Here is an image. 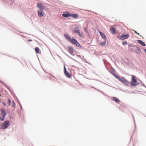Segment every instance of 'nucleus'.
<instances>
[{"instance_id":"1","label":"nucleus","mask_w":146,"mask_h":146,"mask_svg":"<svg viewBox=\"0 0 146 146\" xmlns=\"http://www.w3.org/2000/svg\"><path fill=\"white\" fill-rule=\"evenodd\" d=\"M115 77L117 79H118L121 82L124 84L128 86L129 84V82H128L124 77H122V78H120L119 76L115 74Z\"/></svg>"},{"instance_id":"2","label":"nucleus","mask_w":146,"mask_h":146,"mask_svg":"<svg viewBox=\"0 0 146 146\" xmlns=\"http://www.w3.org/2000/svg\"><path fill=\"white\" fill-rule=\"evenodd\" d=\"M9 121H6L1 124V128L3 129H6L9 126Z\"/></svg>"},{"instance_id":"3","label":"nucleus","mask_w":146,"mask_h":146,"mask_svg":"<svg viewBox=\"0 0 146 146\" xmlns=\"http://www.w3.org/2000/svg\"><path fill=\"white\" fill-rule=\"evenodd\" d=\"M129 34L125 35L124 33H123L121 36H118L117 38L119 40H123L128 38L129 36Z\"/></svg>"},{"instance_id":"4","label":"nucleus","mask_w":146,"mask_h":146,"mask_svg":"<svg viewBox=\"0 0 146 146\" xmlns=\"http://www.w3.org/2000/svg\"><path fill=\"white\" fill-rule=\"evenodd\" d=\"M135 77V76H133L131 78L132 81L131 82V84L132 86H136L137 84V82Z\"/></svg>"},{"instance_id":"5","label":"nucleus","mask_w":146,"mask_h":146,"mask_svg":"<svg viewBox=\"0 0 146 146\" xmlns=\"http://www.w3.org/2000/svg\"><path fill=\"white\" fill-rule=\"evenodd\" d=\"M70 42H71L72 44H75L76 46L79 47L80 46V44L77 42V40L74 38H72L71 39Z\"/></svg>"},{"instance_id":"6","label":"nucleus","mask_w":146,"mask_h":146,"mask_svg":"<svg viewBox=\"0 0 146 146\" xmlns=\"http://www.w3.org/2000/svg\"><path fill=\"white\" fill-rule=\"evenodd\" d=\"M64 72L66 76L68 78H70L71 77V75L66 71V70L65 67L64 68Z\"/></svg>"},{"instance_id":"7","label":"nucleus","mask_w":146,"mask_h":146,"mask_svg":"<svg viewBox=\"0 0 146 146\" xmlns=\"http://www.w3.org/2000/svg\"><path fill=\"white\" fill-rule=\"evenodd\" d=\"M74 32L75 33H78L80 36H82V35L80 33L79 28L78 27H76L74 28Z\"/></svg>"},{"instance_id":"8","label":"nucleus","mask_w":146,"mask_h":146,"mask_svg":"<svg viewBox=\"0 0 146 146\" xmlns=\"http://www.w3.org/2000/svg\"><path fill=\"white\" fill-rule=\"evenodd\" d=\"M71 13H70L68 12L67 11L64 12L62 14V16L65 17H68L70 16Z\"/></svg>"},{"instance_id":"9","label":"nucleus","mask_w":146,"mask_h":146,"mask_svg":"<svg viewBox=\"0 0 146 146\" xmlns=\"http://www.w3.org/2000/svg\"><path fill=\"white\" fill-rule=\"evenodd\" d=\"M37 6L41 10H42L44 9V6L41 3H37Z\"/></svg>"},{"instance_id":"10","label":"nucleus","mask_w":146,"mask_h":146,"mask_svg":"<svg viewBox=\"0 0 146 146\" xmlns=\"http://www.w3.org/2000/svg\"><path fill=\"white\" fill-rule=\"evenodd\" d=\"M1 111L2 117H5L6 115V113L3 109L2 108L1 109Z\"/></svg>"},{"instance_id":"11","label":"nucleus","mask_w":146,"mask_h":146,"mask_svg":"<svg viewBox=\"0 0 146 146\" xmlns=\"http://www.w3.org/2000/svg\"><path fill=\"white\" fill-rule=\"evenodd\" d=\"M64 36L68 40L70 41L71 38H70V36L69 35L67 34H64Z\"/></svg>"},{"instance_id":"12","label":"nucleus","mask_w":146,"mask_h":146,"mask_svg":"<svg viewBox=\"0 0 146 146\" xmlns=\"http://www.w3.org/2000/svg\"><path fill=\"white\" fill-rule=\"evenodd\" d=\"M38 15L40 17H41L43 16L44 14L41 11H38Z\"/></svg>"},{"instance_id":"13","label":"nucleus","mask_w":146,"mask_h":146,"mask_svg":"<svg viewBox=\"0 0 146 146\" xmlns=\"http://www.w3.org/2000/svg\"><path fill=\"white\" fill-rule=\"evenodd\" d=\"M70 16L74 18H77L78 17V14L71 13Z\"/></svg>"},{"instance_id":"14","label":"nucleus","mask_w":146,"mask_h":146,"mask_svg":"<svg viewBox=\"0 0 146 146\" xmlns=\"http://www.w3.org/2000/svg\"><path fill=\"white\" fill-rule=\"evenodd\" d=\"M110 30L113 34H116L115 30L114 28L111 27L110 28Z\"/></svg>"},{"instance_id":"15","label":"nucleus","mask_w":146,"mask_h":146,"mask_svg":"<svg viewBox=\"0 0 146 146\" xmlns=\"http://www.w3.org/2000/svg\"><path fill=\"white\" fill-rule=\"evenodd\" d=\"M69 52L71 53H72L73 52V48L72 47H69L68 48Z\"/></svg>"},{"instance_id":"16","label":"nucleus","mask_w":146,"mask_h":146,"mask_svg":"<svg viewBox=\"0 0 146 146\" xmlns=\"http://www.w3.org/2000/svg\"><path fill=\"white\" fill-rule=\"evenodd\" d=\"M138 42L142 46H145V43L141 40H138Z\"/></svg>"},{"instance_id":"17","label":"nucleus","mask_w":146,"mask_h":146,"mask_svg":"<svg viewBox=\"0 0 146 146\" xmlns=\"http://www.w3.org/2000/svg\"><path fill=\"white\" fill-rule=\"evenodd\" d=\"M113 100L115 101L117 103H119V100L117 98L115 97H113Z\"/></svg>"},{"instance_id":"18","label":"nucleus","mask_w":146,"mask_h":146,"mask_svg":"<svg viewBox=\"0 0 146 146\" xmlns=\"http://www.w3.org/2000/svg\"><path fill=\"white\" fill-rule=\"evenodd\" d=\"M35 50L36 52V53H39L40 50L39 48L38 47H36L35 48Z\"/></svg>"},{"instance_id":"19","label":"nucleus","mask_w":146,"mask_h":146,"mask_svg":"<svg viewBox=\"0 0 146 146\" xmlns=\"http://www.w3.org/2000/svg\"><path fill=\"white\" fill-rule=\"evenodd\" d=\"M100 35H101L102 37L103 38H106L105 35L102 33L101 32H100Z\"/></svg>"},{"instance_id":"20","label":"nucleus","mask_w":146,"mask_h":146,"mask_svg":"<svg viewBox=\"0 0 146 146\" xmlns=\"http://www.w3.org/2000/svg\"><path fill=\"white\" fill-rule=\"evenodd\" d=\"M106 41H104V42H100V44L101 46H103L105 45L106 44Z\"/></svg>"},{"instance_id":"21","label":"nucleus","mask_w":146,"mask_h":146,"mask_svg":"<svg viewBox=\"0 0 146 146\" xmlns=\"http://www.w3.org/2000/svg\"><path fill=\"white\" fill-rule=\"evenodd\" d=\"M8 102L7 103V104L8 105V106H9L11 104V100L9 98L8 99Z\"/></svg>"},{"instance_id":"22","label":"nucleus","mask_w":146,"mask_h":146,"mask_svg":"<svg viewBox=\"0 0 146 146\" xmlns=\"http://www.w3.org/2000/svg\"><path fill=\"white\" fill-rule=\"evenodd\" d=\"M127 42L126 41H123L122 42V44L123 45H126L127 44Z\"/></svg>"},{"instance_id":"23","label":"nucleus","mask_w":146,"mask_h":146,"mask_svg":"<svg viewBox=\"0 0 146 146\" xmlns=\"http://www.w3.org/2000/svg\"><path fill=\"white\" fill-rule=\"evenodd\" d=\"M13 105L14 107H15L16 105L14 101L13 102Z\"/></svg>"},{"instance_id":"24","label":"nucleus","mask_w":146,"mask_h":146,"mask_svg":"<svg viewBox=\"0 0 146 146\" xmlns=\"http://www.w3.org/2000/svg\"><path fill=\"white\" fill-rule=\"evenodd\" d=\"M4 117H3L2 118L0 117V119L1 121H3L4 120Z\"/></svg>"},{"instance_id":"25","label":"nucleus","mask_w":146,"mask_h":146,"mask_svg":"<svg viewBox=\"0 0 146 146\" xmlns=\"http://www.w3.org/2000/svg\"><path fill=\"white\" fill-rule=\"evenodd\" d=\"M3 104L4 106H6V103L5 102H3Z\"/></svg>"},{"instance_id":"26","label":"nucleus","mask_w":146,"mask_h":146,"mask_svg":"<svg viewBox=\"0 0 146 146\" xmlns=\"http://www.w3.org/2000/svg\"><path fill=\"white\" fill-rule=\"evenodd\" d=\"M134 33H136V34H138V35H139V33H137V32H136V31H134Z\"/></svg>"},{"instance_id":"27","label":"nucleus","mask_w":146,"mask_h":146,"mask_svg":"<svg viewBox=\"0 0 146 146\" xmlns=\"http://www.w3.org/2000/svg\"><path fill=\"white\" fill-rule=\"evenodd\" d=\"M85 31H87V30L86 28H85Z\"/></svg>"},{"instance_id":"28","label":"nucleus","mask_w":146,"mask_h":146,"mask_svg":"<svg viewBox=\"0 0 146 146\" xmlns=\"http://www.w3.org/2000/svg\"><path fill=\"white\" fill-rule=\"evenodd\" d=\"M144 51L146 53V49H144Z\"/></svg>"}]
</instances>
